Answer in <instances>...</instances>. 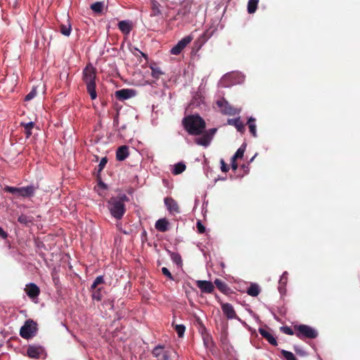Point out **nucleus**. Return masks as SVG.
Masks as SVG:
<instances>
[{"label": "nucleus", "instance_id": "423d86ee", "mask_svg": "<svg viewBox=\"0 0 360 360\" xmlns=\"http://www.w3.org/2000/svg\"><path fill=\"white\" fill-rule=\"evenodd\" d=\"M216 104L222 114L235 115L240 112L239 110L230 105L229 102L224 98L218 100L216 102Z\"/></svg>", "mask_w": 360, "mask_h": 360}, {"label": "nucleus", "instance_id": "9b49d317", "mask_svg": "<svg viewBox=\"0 0 360 360\" xmlns=\"http://www.w3.org/2000/svg\"><path fill=\"white\" fill-rule=\"evenodd\" d=\"M221 307L224 316L228 319H238L233 307L229 303H221Z\"/></svg>", "mask_w": 360, "mask_h": 360}, {"label": "nucleus", "instance_id": "473e14b6", "mask_svg": "<svg viewBox=\"0 0 360 360\" xmlns=\"http://www.w3.org/2000/svg\"><path fill=\"white\" fill-rule=\"evenodd\" d=\"M170 257L172 260L177 265L182 264V259L181 255L177 252H170Z\"/></svg>", "mask_w": 360, "mask_h": 360}, {"label": "nucleus", "instance_id": "7ed1b4c3", "mask_svg": "<svg viewBox=\"0 0 360 360\" xmlns=\"http://www.w3.org/2000/svg\"><path fill=\"white\" fill-rule=\"evenodd\" d=\"M96 79V68L91 64L86 65L82 71V80L86 86V91L91 100H95L97 97Z\"/></svg>", "mask_w": 360, "mask_h": 360}, {"label": "nucleus", "instance_id": "6e6552de", "mask_svg": "<svg viewBox=\"0 0 360 360\" xmlns=\"http://www.w3.org/2000/svg\"><path fill=\"white\" fill-rule=\"evenodd\" d=\"M24 291L26 292L27 295L34 302H37L39 295L40 294V288L34 283H30L26 285L24 288Z\"/></svg>", "mask_w": 360, "mask_h": 360}, {"label": "nucleus", "instance_id": "58836bf2", "mask_svg": "<svg viewBox=\"0 0 360 360\" xmlns=\"http://www.w3.org/2000/svg\"><path fill=\"white\" fill-rule=\"evenodd\" d=\"M37 94V87L33 86L30 92L26 95V96L24 98V101H31L32 98H34Z\"/></svg>", "mask_w": 360, "mask_h": 360}, {"label": "nucleus", "instance_id": "864d4df0", "mask_svg": "<svg viewBox=\"0 0 360 360\" xmlns=\"http://www.w3.org/2000/svg\"><path fill=\"white\" fill-rule=\"evenodd\" d=\"M7 233L5 231H4V229L1 227H0V237L3 239H5L7 238Z\"/></svg>", "mask_w": 360, "mask_h": 360}, {"label": "nucleus", "instance_id": "de8ad7c7", "mask_svg": "<svg viewBox=\"0 0 360 360\" xmlns=\"http://www.w3.org/2000/svg\"><path fill=\"white\" fill-rule=\"evenodd\" d=\"M231 165L232 170L236 172V169H238V164L236 162V159H233V158H231Z\"/></svg>", "mask_w": 360, "mask_h": 360}, {"label": "nucleus", "instance_id": "37998d69", "mask_svg": "<svg viewBox=\"0 0 360 360\" xmlns=\"http://www.w3.org/2000/svg\"><path fill=\"white\" fill-rule=\"evenodd\" d=\"M207 38L205 35V34H202L198 39L195 42V44L200 43L199 48L201 47V46L207 41Z\"/></svg>", "mask_w": 360, "mask_h": 360}, {"label": "nucleus", "instance_id": "bb28decb", "mask_svg": "<svg viewBox=\"0 0 360 360\" xmlns=\"http://www.w3.org/2000/svg\"><path fill=\"white\" fill-rule=\"evenodd\" d=\"M258 3V0H249L248 3V12L250 14L254 13L257 8Z\"/></svg>", "mask_w": 360, "mask_h": 360}, {"label": "nucleus", "instance_id": "4468645a", "mask_svg": "<svg viewBox=\"0 0 360 360\" xmlns=\"http://www.w3.org/2000/svg\"><path fill=\"white\" fill-rule=\"evenodd\" d=\"M165 204L170 213H179L180 208L176 202L172 198L167 197L164 200Z\"/></svg>", "mask_w": 360, "mask_h": 360}, {"label": "nucleus", "instance_id": "e433bc0d", "mask_svg": "<svg viewBox=\"0 0 360 360\" xmlns=\"http://www.w3.org/2000/svg\"><path fill=\"white\" fill-rule=\"evenodd\" d=\"M281 352L283 356L286 360H297L296 359V357L295 356V355L290 352L286 351L285 349H282Z\"/></svg>", "mask_w": 360, "mask_h": 360}, {"label": "nucleus", "instance_id": "c9c22d12", "mask_svg": "<svg viewBox=\"0 0 360 360\" xmlns=\"http://www.w3.org/2000/svg\"><path fill=\"white\" fill-rule=\"evenodd\" d=\"M280 330L282 333L289 335H295V330H294V328L292 329L290 327L287 326H281L280 328Z\"/></svg>", "mask_w": 360, "mask_h": 360}, {"label": "nucleus", "instance_id": "a211bd4d", "mask_svg": "<svg viewBox=\"0 0 360 360\" xmlns=\"http://www.w3.org/2000/svg\"><path fill=\"white\" fill-rule=\"evenodd\" d=\"M259 334L266 339L271 345L274 346H276L278 345L276 339L274 337V335L269 332L267 330L259 328Z\"/></svg>", "mask_w": 360, "mask_h": 360}, {"label": "nucleus", "instance_id": "b1692460", "mask_svg": "<svg viewBox=\"0 0 360 360\" xmlns=\"http://www.w3.org/2000/svg\"><path fill=\"white\" fill-rule=\"evenodd\" d=\"M260 292V288L256 283H251L247 290V293L252 297H257Z\"/></svg>", "mask_w": 360, "mask_h": 360}, {"label": "nucleus", "instance_id": "0eeeda50", "mask_svg": "<svg viewBox=\"0 0 360 360\" xmlns=\"http://www.w3.org/2000/svg\"><path fill=\"white\" fill-rule=\"evenodd\" d=\"M39 190V184L38 181L24 186V205L28 204L27 201L30 200L33 202L32 198L35 196V194Z\"/></svg>", "mask_w": 360, "mask_h": 360}, {"label": "nucleus", "instance_id": "412c9836", "mask_svg": "<svg viewBox=\"0 0 360 360\" xmlns=\"http://www.w3.org/2000/svg\"><path fill=\"white\" fill-rule=\"evenodd\" d=\"M150 6H151V16H158L161 15V5L160 4L156 1V0H151L150 1Z\"/></svg>", "mask_w": 360, "mask_h": 360}, {"label": "nucleus", "instance_id": "4c0bfd02", "mask_svg": "<svg viewBox=\"0 0 360 360\" xmlns=\"http://www.w3.org/2000/svg\"><path fill=\"white\" fill-rule=\"evenodd\" d=\"M150 68L152 70L151 75L155 79H159L164 74L159 68L150 67Z\"/></svg>", "mask_w": 360, "mask_h": 360}, {"label": "nucleus", "instance_id": "603ef678", "mask_svg": "<svg viewBox=\"0 0 360 360\" xmlns=\"http://www.w3.org/2000/svg\"><path fill=\"white\" fill-rule=\"evenodd\" d=\"M7 233L5 231H4V229L1 227H0V237L3 239H5L7 238Z\"/></svg>", "mask_w": 360, "mask_h": 360}, {"label": "nucleus", "instance_id": "5fc2aeb1", "mask_svg": "<svg viewBox=\"0 0 360 360\" xmlns=\"http://www.w3.org/2000/svg\"><path fill=\"white\" fill-rule=\"evenodd\" d=\"M216 131H217V129H215V128L210 129L207 131H205V130L204 131V132H209V135H210L211 139H212V136L216 133Z\"/></svg>", "mask_w": 360, "mask_h": 360}, {"label": "nucleus", "instance_id": "2eb2a0df", "mask_svg": "<svg viewBox=\"0 0 360 360\" xmlns=\"http://www.w3.org/2000/svg\"><path fill=\"white\" fill-rule=\"evenodd\" d=\"M164 346L158 345L152 351L153 355L158 358V360H169V354L167 352L163 350Z\"/></svg>", "mask_w": 360, "mask_h": 360}, {"label": "nucleus", "instance_id": "393cba45", "mask_svg": "<svg viewBox=\"0 0 360 360\" xmlns=\"http://www.w3.org/2000/svg\"><path fill=\"white\" fill-rule=\"evenodd\" d=\"M104 7V3L102 1H96L90 6L91 9L96 13H101Z\"/></svg>", "mask_w": 360, "mask_h": 360}, {"label": "nucleus", "instance_id": "dca6fc26", "mask_svg": "<svg viewBox=\"0 0 360 360\" xmlns=\"http://www.w3.org/2000/svg\"><path fill=\"white\" fill-rule=\"evenodd\" d=\"M201 136L195 139V143L199 146L207 147L210 145L211 141L210 135L209 132H202Z\"/></svg>", "mask_w": 360, "mask_h": 360}, {"label": "nucleus", "instance_id": "ea45409f", "mask_svg": "<svg viewBox=\"0 0 360 360\" xmlns=\"http://www.w3.org/2000/svg\"><path fill=\"white\" fill-rule=\"evenodd\" d=\"M104 283L103 276H98L94 281V282H93V283H92V285L91 286V289H96L98 285H100L101 283Z\"/></svg>", "mask_w": 360, "mask_h": 360}, {"label": "nucleus", "instance_id": "f03ea898", "mask_svg": "<svg viewBox=\"0 0 360 360\" xmlns=\"http://www.w3.org/2000/svg\"><path fill=\"white\" fill-rule=\"evenodd\" d=\"M182 125L188 134L192 136H200L206 128L205 121L198 114L184 117Z\"/></svg>", "mask_w": 360, "mask_h": 360}, {"label": "nucleus", "instance_id": "3c124183", "mask_svg": "<svg viewBox=\"0 0 360 360\" xmlns=\"http://www.w3.org/2000/svg\"><path fill=\"white\" fill-rule=\"evenodd\" d=\"M287 281V273L284 272L283 275L281 276L279 283L280 284H285Z\"/></svg>", "mask_w": 360, "mask_h": 360}, {"label": "nucleus", "instance_id": "49530a36", "mask_svg": "<svg viewBox=\"0 0 360 360\" xmlns=\"http://www.w3.org/2000/svg\"><path fill=\"white\" fill-rule=\"evenodd\" d=\"M186 13V9H179L176 15L174 17V20H176L179 18V16H184Z\"/></svg>", "mask_w": 360, "mask_h": 360}, {"label": "nucleus", "instance_id": "aec40b11", "mask_svg": "<svg viewBox=\"0 0 360 360\" xmlns=\"http://www.w3.org/2000/svg\"><path fill=\"white\" fill-rule=\"evenodd\" d=\"M155 229L160 232H166L169 230V221L165 218L158 219L155 224Z\"/></svg>", "mask_w": 360, "mask_h": 360}, {"label": "nucleus", "instance_id": "bf43d9fd", "mask_svg": "<svg viewBox=\"0 0 360 360\" xmlns=\"http://www.w3.org/2000/svg\"><path fill=\"white\" fill-rule=\"evenodd\" d=\"M18 221L19 222H22V217H18Z\"/></svg>", "mask_w": 360, "mask_h": 360}, {"label": "nucleus", "instance_id": "39448f33", "mask_svg": "<svg viewBox=\"0 0 360 360\" xmlns=\"http://www.w3.org/2000/svg\"><path fill=\"white\" fill-rule=\"evenodd\" d=\"M38 324L32 319H27L24 322V339H31L37 335Z\"/></svg>", "mask_w": 360, "mask_h": 360}, {"label": "nucleus", "instance_id": "a19ab883", "mask_svg": "<svg viewBox=\"0 0 360 360\" xmlns=\"http://www.w3.org/2000/svg\"><path fill=\"white\" fill-rule=\"evenodd\" d=\"M107 162H108V159L106 157H104L101 160V161L98 165V171L99 172L103 169V168L105 167Z\"/></svg>", "mask_w": 360, "mask_h": 360}, {"label": "nucleus", "instance_id": "c85d7f7f", "mask_svg": "<svg viewBox=\"0 0 360 360\" xmlns=\"http://www.w3.org/2000/svg\"><path fill=\"white\" fill-rule=\"evenodd\" d=\"M34 123L30 122L28 123H24V133L26 134V138H29L32 134V129L34 128Z\"/></svg>", "mask_w": 360, "mask_h": 360}, {"label": "nucleus", "instance_id": "c03bdc74", "mask_svg": "<svg viewBox=\"0 0 360 360\" xmlns=\"http://www.w3.org/2000/svg\"><path fill=\"white\" fill-rule=\"evenodd\" d=\"M220 163H221V172H225V173L227 172L229 170V167L228 166V165L226 164V162H224V160L223 159H221L220 160Z\"/></svg>", "mask_w": 360, "mask_h": 360}, {"label": "nucleus", "instance_id": "7c9ffc66", "mask_svg": "<svg viewBox=\"0 0 360 360\" xmlns=\"http://www.w3.org/2000/svg\"><path fill=\"white\" fill-rule=\"evenodd\" d=\"M186 169V165L183 162H179L174 165L172 173L174 174H179Z\"/></svg>", "mask_w": 360, "mask_h": 360}, {"label": "nucleus", "instance_id": "9d476101", "mask_svg": "<svg viewBox=\"0 0 360 360\" xmlns=\"http://www.w3.org/2000/svg\"><path fill=\"white\" fill-rule=\"evenodd\" d=\"M192 40L193 37L191 35L184 37L171 49L170 53L179 55Z\"/></svg>", "mask_w": 360, "mask_h": 360}, {"label": "nucleus", "instance_id": "6e6d98bb", "mask_svg": "<svg viewBox=\"0 0 360 360\" xmlns=\"http://www.w3.org/2000/svg\"><path fill=\"white\" fill-rule=\"evenodd\" d=\"M136 50H137V51L140 53V54H141L143 57H144L146 59H147V58H148V56H147L146 53H143L142 51H139V49H136Z\"/></svg>", "mask_w": 360, "mask_h": 360}, {"label": "nucleus", "instance_id": "c756f323", "mask_svg": "<svg viewBox=\"0 0 360 360\" xmlns=\"http://www.w3.org/2000/svg\"><path fill=\"white\" fill-rule=\"evenodd\" d=\"M4 191L9 192L11 193H16L18 195H22V188H16L13 186H6L4 188Z\"/></svg>", "mask_w": 360, "mask_h": 360}, {"label": "nucleus", "instance_id": "a878e982", "mask_svg": "<svg viewBox=\"0 0 360 360\" xmlns=\"http://www.w3.org/2000/svg\"><path fill=\"white\" fill-rule=\"evenodd\" d=\"M248 127L250 129V132L254 137L257 136V130H256V124H255V119L253 117L249 118L248 121Z\"/></svg>", "mask_w": 360, "mask_h": 360}, {"label": "nucleus", "instance_id": "f257e3e1", "mask_svg": "<svg viewBox=\"0 0 360 360\" xmlns=\"http://www.w3.org/2000/svg\"><path fill=\"white\" fill-rule=\"evenodd\" d=\"M129 199L124 193H120L116 196L110 198L108 200V209L112 217L120 220L126 212L125 202H129Z\"/></svg>", "mask_w": 360, "mask_h": 360}, {"label": "nucleus", "instance_id": "1a4fd4ad", "mask_svg": "<svg viewBox=\"0 0 360 360\" xmlns=\"http://www.w3.org/2000/svg\"><path fill=\"white\" fill-rule=\"evenodd\" d=\"M44 349L40 345H30L27 349V355L30 358L38 359L44 354Z\"/></svg>", "mask_w": 360, "mask_h": 360}, {"label": "nucleus", "instance_id": "79ce46f5", "mask_svg": "<svg viewBox=\"0 0 360 360\" xmlns=\"http://www.w3.org/2000/svg\"><path fill=\"white\" fill-rule=\"evenodd\" d=\"M162 274L164 276L167 277L169 280H172V281L174 280L173 276L172 275V274L170 273V271H169V269L167 268L162 267Z\"/></svg>", "mask_w": 360, "mask_h": 360}, {"label": "nucleus", "instance_id": "5701e85b", "mask_svg": "<svg viewBox=\"0 0 360 360\" xmlns=\"http://www.w3.org/2000/svg\"><path fill=\"white\" fill-rule=\"evenodd\" d=\"M228 123L231 125H233L240 132H243L245 130V125L239 117L236 119H229L228 120Z\"/></svg>", "mask_w": 360, "mask_h": 360}, {"label": "nucleus", "instance_id": "f704fd0d", "mask_svg": "<svg viewBox=\"0 0 360 360\" xmlns=\"http://www.w3.org/2000/svg\"><path fill=\"white\" fill-rule=\"evenodd\" d=\"M92 292V298L93 300H96L97 301H101L102 300V294H101V288H96Z\"/></svg>", "mask_w": 360, "mask_h": 360}, {"label": "nucleus", "instance_id": "a18cd8bd", "mask_svg": "<svg viewBox=\"0 0 360 360\" xmlns=\"http://www.w3.org/2000/svg\"><path fill=\"white\" fill-rule=\"evenodd\" d=\"M196 227H197L198 231L200 233H203L205 231V227L202 225V224L200 221H198Z\"/></svg>", "mask_w": 360, "mask_h": 360}, {"label": "nucleus", "instance_id": "09e8293b", "mask_svg": "<svg viewBox=\"0 0 360 360\" xmlns=\"http://www.w3.org/2000/svg\"><path fill=\"white\" fill-rule=\"evenodd\" d=\"M294 350L297 354L300 356H304L306 354V352L303 349L298 347L297 346L294 347Z\"/></svg>", "mask_w": 360, "mask_h": 360}, {"label": "nucleus", "instance_id": "f3484780", "mask_svg": "<svg viewBox=\"0 0 360 360\" xmlns=\"http://www.w3.org/2000/svg\"><path fill=\"white\" fill-rule=\"evenodd\" d=\"M129 147L121 146L117 149L116 159L118 161H123L129 156Z\"/></svg>", "mask_w": 360, "mask_h": 360}, {"label": "nucleus", "instance_id": "13d9d810", "mask_svg": "<svg viewBox=\"0 0 360 360\" xmlns=\"http://www.w3.org/2000/svg\"><path fill=\"white\" fill-rule=\"evenodd\" d=\"M114 124H115H115H116V125H117V124H118V120H117V119H115V120H114Z\"/></svg>", "mask_w": 360, "mask_h": 360}, {"label": "nucleus", "instance_id": "052dcab7", "mask_svg": "<svg viewBox=\"0 0 360 360\" xmlns=\"http://www.w3.org/2000/svg\"><path fill=\"white\" fill-rule=\"evenodd\" d=\"M23 223H24V224H27V221L25 220V218H24Z\"/></svg>", "mask_w": 360, "mask_h": 360}, {"label": "nucleus", "instance_id": "2f4dec72", "mask_svg": "<svg viewBox=\"0 0 360 360\" xmlns=\"http://www.w3.org/2000/svg\"><path fill=\"white\" fill-rule=\"evenodd\" d=\"M245 144H243L236 152L234 155L232 157L233 159H241L244 155V153L245 150Z\"/></svg>", "mask_w": 360, "mask_h": 360}, {"label": "nucleus", "instance_id": "f8f14e48", "mask_svg": "<svg viewBox=\"0 0 360 360\" xmlns=\"http://www.w3.org/2000/svg\"><path fill=\"white\" fill-rule=\"evenodd\" d=\"M135 91L131 89H122L115 91V97L119 101H124L134 96Z\"/></svg>", "mask_w": 360, "mask_h": 360}, {"label": "nucleus", "instance_id": "6ab92c4d", "mask_svg": "<svg viewBox=\"0 0 360 360\" xmlns=\"http://www.w3.org/2000/svg\"><path fill=\"white\" fill-rule=\"evenodd\" d=\"M118 28L123 34L127 35L131 31L133 24L129 20H122L118 23Z\"/></svg>", "mask_w": 360, "mask_h": 360}, {"label": "nucleus", "instance_id": "ddd939ff", "mask_svg": "<svg viewBox=\"0 0 360 360\" xmlns=\"http://www.w3.org/2000/svg\"><path fill=\"white\" fill-rule=\"evenodd\" d=\"M196 285L203 293H212L214 290V284L208 281H197Z\"/></svg>", "mask_w": 360, "mask_h": 360}, {"label": "nucleus", "instance_id": "8fccbe9b", "mask_svg": "<svg viewBox=\"0 0 360 360\" xmlns=\"http://www.w3.org/2000/svg\"><path fill=\"white\" fill-rule=\"evenodd\" d=\"M199 103L200 102L198 101V99L196 98H193L188 107L193 108V106H198Z\"/></svg>", "mask_w": 360, "mask_h": 360}, {"label": "nucleus", "instance_id": "20e7f679", "mask_svg": "<svg viewBox=\"0 0 360 360\" xmlns=\"http://www.w3.org/2000/svg\"><path fill=\"white\" fill-rule=\"evenodd\" d=\"M295 335L301 339H315L318 336V332L314 328L304 324L295 325Z\"/></svg>", "mask_w": 360, "mask_h": 360}, {"label": "nucleus", "instance_id": "4be33fe9", "mask_svg": "<svg viewBox=\"0 0 360 360\" xmlns=\"http://www.w3.org/2000/svg\"><path fill=\"white\" fill-rule=\"evenodd\" d=\"M214 283L217 288L224 294H227L230 290L228 285L219 278L215 279Z\"/></svg>", "mask_w": 360, "mask_h": 360}, {"label": "nucleus", "instance_id": "4d7b16f0", "mask_svg": "<svg viewBox=\"0 0 360 360\" xmlns=\"http://www.w3.org/2000/svg\"><path fill=\"white\" fill-rule=\"evenodd\" d=\"M22 332H23V330H22V326H21L19 329V334L21 337H22Z\"/></svg>", "mask_w": 360, "mask_h": 360}, {"label": "nucleus", "instance_id": "cd10ccee", "mask_svg": "<svg viewBox=\"0 0 360 360\" xmlns=\"http://www.w3.org/2000/svg\"><path fill=\"white\" fill-rule=\"evenodd\" d=\"M71 30H72L71 25L69 22L67 25L61 24L60 25V32L61 34H63L65 36H67V37L70 36V34L71 33Z\"/></svg>", "mask_w": 360, "mask_h": 360}, {"label": "nucleus", "instance_id": "72a5a7b5", "mask_svg": "<svg viewBox=\"0 0 360 360\" xmlns=\"http://www.w3.org/2000/svg\"><path fill=\"white\" fill-rule=\"evenodd\" d=\"M174 329H175V331L176 332V333L178 334V336L179 338H182L184 335V333H185V330H186V327L184 325H182V324H180V325H175L174 326Z\"/></svg>", "mask_w": 360, "mask_h": 360}]
</instances>
